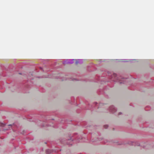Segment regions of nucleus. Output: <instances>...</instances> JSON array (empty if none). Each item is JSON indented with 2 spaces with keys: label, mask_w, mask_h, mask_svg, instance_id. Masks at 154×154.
<instances>
[{
  "label": "nucleus",
  "mask_w": 154,
  "mask_h": 154,
  "mask_svg": "<svg viewBox=\"0 0 154 154\" xmlns=\"http://www.w3.org/2000/svg\"><path fill=\"white\" fill-rule=\"evenodd\" d=\"M114 78L113 80L114 81H118L120 83H124V79L122 78L121 77L119 78L117 77V75L115 73H114L112 75V77Z\"/></svg>",
  "instance_id": "nucleus-1"
},
{
  "label": "nucleus",
  "mask_w": 154,
  "mask_h": 154,
  "mask_svg": "<svg viewBox=\"0 0 154 154\" xmlns=\"http://www.w3.org/2000/svg\"><path fill=\"white\" fill-rule=\"evenodd\" d=\"M104 127L105 128H106L108 127V126L107 125H104Z\"/></svg>",
  "instance_id": "nucleus-2"
},
{
  "label": "nucleus",
  "mask_w": 154,
  "mask_h": 154,
  "mask_svg": "<svg viewBox=\"0 0 154 154\" xmlns=\"http://www.w3.org/2000/svg\"><path fill=\"white\" fill-rule=\"evenodd\" d=\"M2 126H4V124H2Z\"/></svg>",
  "instance_id": "nucleus-3"
}]
</instances>
